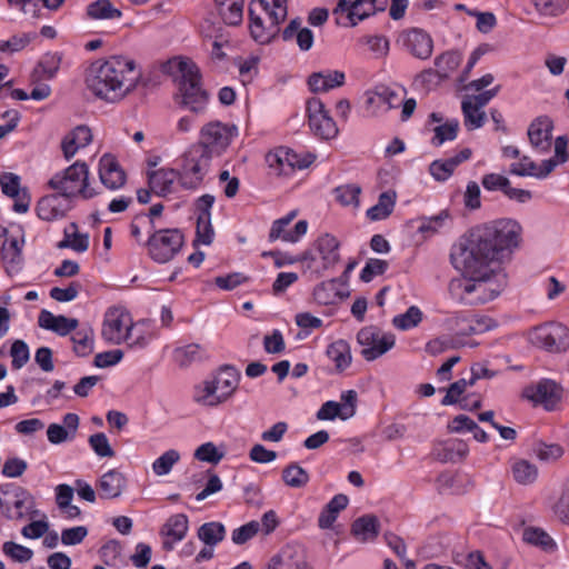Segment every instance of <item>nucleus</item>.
<instances>
[{
    "label": "nucleus",
    "instance_id": "nucleus-26",
    "mask_svg": "<svg viewBox=\"0 0 569 569\" xmlns=\"http://www.w3.org/2000/svg\"><path fill=\"white\" fill-rule=\"evenodd\" d=\"M345 79V73L338 70L313 72L308 78V84L312 92H327L333 88L343 86Z\"/></svg>",
    "mask_w": 569,
    "mask_h": 569
},
{
    "label": "nucleus",
    "instance_id": "nucleus-34",
    "mask_svg": "<svg viewBox=\"0 0 569 569\" xmlns=\"http://www.w3.org/2000/svg\"><path fill=\"white\" fill-rule=\"evenodd\" d=\"M313 298L319 305L328 306L341 300L343 295L338 290V281L332 279L318 284L313 290Z\"/></svg>",
    "mask_w": 569,
    "mask_h": 569
},
{
    "label": "nucleus",
    "instance_id": "nucleus-14",
    "mask_svg": "<svg viewBox=\"0 0 569 569\" xmlns=\"http://www.w3.org/2000/svg\"><path fill=\"white\" fill-rule=\"evenodd\" d=\"M399 41L415 58L427 60L433 51V40L428 32L419 28H411L401 32Z\"/></svg>",
    "mask_w": 569,
    "mask_h": 569
},
{
    "label": "nucleus",
    "instance_id": "nucleus-21",
    "mask_svg": "<svg viewBox=\"0 0 569 569\" xmlns=\"http://www.w3.org/2000/svg\"><path fill=\"white\" fill-rule=\"evenodd\" d=\"M189 528L188 517L183 513L171 516L161 529V535L166 537L163 541L164 550H172L176 542L181 541Z\"/></svg>",
    "mask_w": 569,
    "mask_h": 569
},
{
    "label": "nucleus",
    "instance_id": "nucleus-40",
    "mask_svg": "<svg viewBox=\"0 0 569 569\" xmlns=\"http://www.w3.org/2000/svg\"><path fill=\"white\" fill-rule=\"evenodd\" d=\"M87 14L92 19H118L121 11L110 0H97L87 7Z\"/></svg>",
    "mask_w": 569,
    "mask_h": 569
},
{
    "label": "nucleus",
    "instance_id": "nucleus-11",
    "mask_svg": "<svg viewBox=\"0 0 569 569\" xmlns=\"http://www.w3.org/2000/svg\"><path fill=\"white\" fill-rule=\"evenodd\" d=\"M357 341L362 347L361 356L367 361H373L389 351L396 343L392 333H382L376 326H368L359 330Z\"/></svg>",
    "mask_w": 569,
    "mask_h": 569
},
{
    "label": "nucleus",
    "instance_id": "nucleus-49",
    "mask_svg": "<svg viewBox=\"0 0 569 569\" xmlns=\"http://www.w3.org/2000/svg\"><path fill=\"white\" fill-rule=\"evenodd\" d=\"M266 161L270 169L274 171L278 176H289V167H287L288 163V156H287V148H279L273 152H269L266 156Z\"/></svg>",
    "mask_w": 569,
    "mask_h": 569
},
{
    "label": "nucleus",
    "instance_id": "nucleus-58",
    "mask_svg": "<svg viewBox=\"0 0 569 569\" xmlns=\"http://www.w3.org/2000/svg\"><path fill=\"white\" fill-rule=\"evenodd\" d=\"M10 355L12 357V367L14 369L22 368L30 358L28 345L23 340L13 341Z\"/></svg>",
    "mask_w": 569,
    "mask_h": 569
},
{
    "label": "nucleus",
    "instance_id": "nucleus-23",
    "mask_svg": "<svg viewBox=\"0 0 569 569\" xmlns=\"http://www.w3.org/2000/svg\"><path fill=\"white\" fill-rule=\"evenodd\" d=\"M469 148L462 149L458 154L446 160H435L429 166V172L437 181H446L455 169L471 157Z\"/></svg>",
    "mask_w": 569,
    "mask_h": 569
},
{
    "label": "nucleus",
    "instance_id": "nucleus-29",
    "mask_svg": "<svg viewBox=\"0 0 569 569\" xmlns=\"http://www.w3.org/2000/svg\"><path fill=\"white\" fill-rule=\"evenodd\" d=\"M239 378L240 373L236 368L224 366L211 382L213 386H217V390L220 391V395L223 396V400L226 401L234 392Z\"/></svg>",
    "mask_w": 569,
    "mask_h": 569
},
{
    "label": "nucleus",
    "instance_id": "nucleus-61",
    "mask_svg": "<svg viewBox=\"0 0 569 569\" xmlns=\"http://www.w3.org/2000/svg\"><path fill=\"white\" fill-rule=\"evenodd\" d=\"M0 186L2 192L10 198H19L20 192V178L19 176L4 172L0 177Z\"/></svg>",
    "mask_w": 569,
    "mask_h": 569
},
{
    "label": "nucleus",
    "instance_id": "nucleus-39",
    "mask_svg": "<svg viewBox=\"0 0 569 569\" xmlns=\"http://www.w3.org/2000/svg\"><path fill=\"white\" fill-rule=\"evenodd\" d=\"M93 330L91 328H81L71 337L73 351L79 357H87L93 351Z\"/></svg>",
    "mask_w": 569,
    "mask_h": 569
},
{
    "label": "nucleus",
    "instance_id": "nucleus-38",
    "mask_svg": "<svg viewBox=\"0 0 569 569\" xmlns=\"http://www.w3.org/2000/svg\"><path fill=\"white\" fill-rule=\"evenodd\" d=\"M224 526L221 522H206L198 529V538L209 547H213L223 540Z\"/></svg>",
    "mask_w": 569,
    "mask_h": 569
},
{
    "label": "nucleus",
    "instance_id": "nucleus-17",
    "mask_svg": "<svg viewBox=\"0 0 569 569\" xmlns=\"http://www.w3.org/2000/svg\"><path fill=\"white\" fill-rule=\"evenodd\" d=\"M526 397L552 410L561 398V388L555 381L542 380L535 388H528Z\"/></svg>",
    "mask_w": 569,
    "mask_h": 569
},
{
    "label": "nucleus",
    "instance_id": "nucleus-56",
    "mask_svg": "<svg viewBox=\"0 0 569 569\" xmlns=\"http://www.w3.org/2000/svg\"><path fill=\"white\" fill-rule=\"evenodd\" d=\"M468 387H471L468 383V379H459L451 383L448 389L447 393L441 400V405L443 406H450L456 405L461 401L460 397L466 391Z\"/></svg>",
    "mask_w": 569,
    "mask_h": 569
},
{
    "label": "nucleus",
    "instance_id": "nucleus-19",
    "mask_svg": "<svg viewBox=\"0 0 569 569\" xmlns=\"http://www.w3.org/2000/svg\"><path fill=\"white\" fill-rule=\"evenodd\" d=\"M552 121L548 117H539L528 128L531 146L539 152H546L551 147Z\"/></svg>",
    "mask_w": 569,
    "mask_h": 569
},
{
    "label": "nucleus",
    "instance_id": "nucleus-43",
    "mask_svg": "<svg viewBox=\"0 0 569 569\" xmlns=\"http://www.w3.org/2000/svg\"><path fill=\"white\" fill-rule=\"evenodd\" d=\"M535 9L545 17L562 14L569 7V0H530Z\"/></svg>",
    "mask_w": 569,
    "mask_h": 569
},
{
    "label": "nucleus",
    "instance_id": "nucleus-12",
    "mask_svg": "<svg viewBox=\"0 0 569 569\" xmlns=\"http://www.w3.org/2000/svg\"><path fill=\"white\" fill-rule=\"evenodd\" d=\"M132 325L130 313L126 309L121 307L110 308L104 315L102 337L110 343L120 345L129 340Z\"/></svg>",
    "mask_w": 569,
    "mask_h": 569
},
{
    "label": "nucleus",
    "instance_id": "nucleus-54",
    "mask_svg": "<svg viewBox=\"0 0 569 569\" xmlns=\"http://www.w3.org/2000/svg\"><path fill=\"white\" fill-rule=\"evenodd\" d=\"M89 445L92 450L102 458H112L114 451L111 448L107 436L103 432L93 433L89 437Z\"/></svg>",
    "mask_w": 569,
    "mask_h": 569
},
{
    "label": "nucleus",
    "instance_id": "nucleus-53",
    "mask_svg": "<svg viewBox=\"0 0 569 569\" xmlns=\"http://www.w3.org/2000/svg\"><path fill=\"white\" fill-rule=\"evenodd\" d=\"M193 456L199 461L217 465L223 459L224 453L220 452L214 443L206 442L196 449Z\"/></svg>",
    "mask_w": 569,
    "mask_h": 569
},
{
    "label": "nucleus",
    "instance_id": "nucleus-2",
    "mask_svg": "<svg viewBox=\"0 0 569 569\" xmlns=\"http://www.w3.org/2000/svg\"><path fill=\"white\" fill-rule=\"evenodd\" d=\"M139 76L133 60L114 56L92 62L86 73V83L97 98L114 103L136 88Z\"/></svg>",
    "mask_w": 569,
    "mask_h": 569
},
{
    "label": "nucleus",
    "instance_id": "nucleus-16",
    "mask_svg": "<svg viewBox=\"0 0 569 569\" xmlns=\"http://www.w3.org/2000/svg\"><path fill=\"white\" fill-rule=\"evenodd\" d=\"M99 178L104 187L117 190L126 183V172L114 156L103 154L99 160Z\"/></svg>",
    "mask_w": 569,
    "mask_h": 569
},
{
    "label": "nucleus",
    "instance_id": "nucleus-33",
    "mask_svg": "<svg viewBox=\"0 0 569 569\" xmlns=\"http://www.w3.org/2000/svg\"><path fill=\"white\" fill-rule=\"evenodd\" d=\"M281 477L283 482L293 489H301L306 487L310 480L308 471L297 462H291L286 466L282 470Z\"/></svg>",
    "mask_w": 569,
    "mask_h": 569
},
{
    "label": "nucleus",
    "instance_id": "nucleus-45",
    "mask_svg": "<svg viewBox=\"0 0 569 569\" xmlns=\"http://www.w3.org/2000/svg\"><path fill=\"white\" fill-rule=\"evenodd\" d=\"M459 130L458 120H449L443 124L437 126L433 129L435 136L431 140L433 146H441L446 141H452L457 138Z\"/></svg>",
    "mask_w": 569,
    "mask_h": 569
},
{
    "label": "nucleus",
    "instance_id": "nucleus-46",
    "mask_svg": "<svg viewBox=\"0 0 569 569\" xmlns=\"http://www.w3.org/2000/svg\"><path fill=\"white\" fill-rule=\"evenodd\" d=\"M335 194L337 201H339L342 206H359V196L361 193V188L358 184H345L339 186L335 189Z\"/></svg>",
    "mask_w": 569,
    "mask_h": 569
},
{
    "label": "nucleus",
    "instance_id": "nucleus-37",
    "mask_svg": "<svg viewBox=\"0 0 569 569\" xmlns=\"http://www.w3.org/2000/svg\"><path fill=\"white\" fill-rule=\"evenodd\" d=\"M461 109L465 117V127L471 131L483 126L486 113L472 100L463 99Z\"/></svg>",
    "mask_w": 569,
    "mask_h": 569
},
{
    "label": "nucleus",
    "instance_id": "nucleus-64",
    "mask_svg": "<svg viewBox=\"0 0 569 569\" xmlns=\"http://www.w3.org/2000/svg\"><path fill=\"white\" fill-rule=\"evenodd\" d=\"M448 217L449 216L447 211H441L436 216L429 218H421L418 231L420 233H435L443 224V221Z\"/></svg>",
    "mask_w": 569,
    "mask_h": 569
},
{
    "label": "nucleus",
    "instance_id": "nucleus-18",
    "mask_svg": "<svg viewBox=\"0 0 569 569\" xmlns=\"http://www.w3.org/2000/svg\"><path fill=\"white\" fill-rule=\"evenodd\" d=\"M69 200L60 193L42 197L37 203V216L44 221L61 219L69 211Z\"/></svg>",
    "mask_w": 569,
    "mask_h": 569
},
{
    "label": "nucleus",
    "instance_id": "nucleus-41",
    "mask_svg": "<svg viewBox=\"0 0 569 569\" xmlns=\"http://www.w3.org/2000/svg\"><path fill=\"white\" fill-rule=\"evenodd\" d=\"M522 540L543 550H549L555 547L552 538L542 529L536 527H527L522 531Z\"/></svg>",
    "mask_w": 569,
    "mask_h": 569
},
{
    "label": "nucleus",
    "instance_id": "nucleus-10",
    "mask_svg": "<svg viewBox=\"0 0 569 569\" xmlns=\"http://www.w3.org/2000/svg\"><path fill=\"white\" fill-rule=\"evenodd\" d=\"M530 341L549 352H561L569 348V329L560 322H547L535 327Z\"/></svg>",
    "mask_w": 569,
    "mask_h": 569
},
{
    "label": "nucleus",
    "instance_id": "nucleus-20",
    "mask_svg": "<svg viewBox=\"0 0 569 569\" xmlns=\"http://www.w3.org/2000/svg\"><path fill=\"white\" fill-rule=\"evenodd\" d=\"M179 182L177 169L160 168L148 171V183L152 192L159 197H166L173 192L174 182Z\"/></svg>",
    "mask_w": 569,
    "mask_h": 569
},
{
    "label": "nucleus",
    "instance_id": "nucleus-42",
    "mask_svg": "<svg viewBox=\"0 0 569 569\" xmlns=\"http://www.w3.org/2000/svg\"><path fill=\"white\" fill-rule=\"evenodd\" d=\"M422 318V311L417 306H411L405 313L396 316L392 319V325L399 330H409L417 327Z\"/></svg>",
    "mask_w": 569,
    "mask_h": 569
},
{
    "label": "nucleus",
    "instance_id": "nucleus-63",
    "mask_svg": "<svg viewBox=\"0 0 569 569\" xmlns=\"http://www.w3.org/2000/svg\"><path fill=\"white\" fill-rule=\"evenodd\" d=\"M244 0H233L222 12L223 21L229 26H239L243 18Z\"/></svg>",
    "mask_w": 569,
    "mask_h": 569
},
{
    "label": "nucleus",
    "instance_id": "nucleus-3",
    "mask_svg": "<svg viewBox=\"0 0 569 569\" xmlns=\"http://www.w3.org/2000/svg\"><path fill=\"white\" fill-rule=\"evenodd\" d=\"M463 279L451 286L462 290L460 300L465 305H483L497 298L506 287V274L492 268H481L475 274H463Z\"/></svg>",
    "mask_w": 569,
    "mask_h": 569
},
{
    "label": "nucleus",
    "instance_id": "nucleus-51",
    "mask_svg": "<svg viewBox=\"0 0 569 569\" xmlns=\"http://www.w3.org/2000/svg\"><path fill=\"white\" fill-rule=\"evenodd\" d=\"M174 360L180 367H188L193 361L201 359L200 346L190 343L184 347L174 349Z\"/></svg>",
    "mask_w": 569,
    "mask_h": 569
},
{
    "label": "nucleus",
    "instance_id": "nucleus-47",
    "mask_svg": "<svg viewBox=\"0 0 569 569\" xmlns=\"http://www.w3.org/2000/svg\"><path fill=\"white\" fill-rule=\"evenodd\" d=\"M2 552L12 561L19 563L28 562L33 557V551L30 548H27L13 541H6L2 545Z\"/></svg>",
    "mask_w": 569,
    "mask_h": 569
},
{
    "label": "nucleus",
    "instance_id": "nucleus-24",
    "mask_svg": "<svg viewBox=\"0 0 569 569\" xmlns=\"http://www.w3.org/2000/svg\"><path fill=\"white\" fill-rule=\"evenodd\" d=\"M92 140V133L87 126H78L68 133L61 142L63 156L70 160L80 148L87 147Z\"/></svg>",
    "mask_w": 569,
    "mask_h": 569
},
{
    "label": "nucleus",
    "instance_id": "nucleus-50",
    "mask_svg": "<svg viewBox=\"0 0 569 569\" xmlns=\"http://www.w3.org/2000/svg\"><path fill=\"white\" fill-rule=\"evenodd\" d=\"M179 459V452L174 449H170L154 460L152 463V470L157 476L168 475Z\"/></svg>",
    "mask_w": 569,
    "mask_h": 569
},
{
    "label": "nucleus",
    "instance_id": "nucleus-36",
    "mask_svg": "<svg viewBox=\"0 0 569 569\" xmlns=\"http://www.w3.org/2000/svg\"><path fill=\"white\" fill-rule=\"evenodd\" d=\"M462 56L459 51H446L435 59L436 71L439 78L446 79L460 64Z\"/></svg>",
    "mask_w": 569,
    "mask_h": 569
},
{
    "label": "nucleus",
    "instance_id": "nucleus-1",
    "mask_svg": "<svg viewBox=\"0 0 569 569\" xmlns=\"http://www.w3.org/2000/svg\"><path fill=\"white\" fill-rule=\"evenodd\" d=\"M521 232V226L513 219L477 226L456 247L451 261L463 274H475L509 256L519 246Z\"/></svg>",
    "mask_w": 569,
    "mask_h": 569
},
{
    "label": "nucleus",
    "instance_id": "nucleus-44",
    "mask_svg": "<svg viewBox=\"0 0 569 569\" xmlns=\"http://www.w3.org/2000/svg\"><path fill=\"white\" fill-rule=\"evenodd\" d=\"M513 478L518 483L530 485L538 477V469L527 460H519L512 466Z\"/></svg>",
    "mask_w": 569,
    "mask_h": 569
},
{
    "label": "nucleus",
    "instance_id": "nucleus-28",
    "mask_svg": "<svg viewBox=\"0 0 569 569\" xmlns=\"http://www.w3.org/2000/svg\"><path fill=\"white\" fill-rule=\"evenodd\" d=\"M379 520L375 515H363L351 525V533L359 541L373 540L379 535Z\"/></svg>",
    "mask_w": 569,
    "mask_h": 569
},
{
    "label": "nucleus",
    "instance_id": "nucleus-27",
    "mask_svg": "<svg viewBox=\"0 0 569 569\" xmlns=\"http://www.w3.org/2000/svg\"><path fill=\"white\" fill-rule=\"evenodd\" d=\"M126 477L118 470H109L99 481L100 497L103 499L118 498L126 488Z\"/></svg>",
    "mask_w": 569,
    "mask_h": 569
},
{
    "label": "nucleus",
    "instance_id": "nucleus-5",
    "mask_svg": "<svg viewBox=\"0 0 569 569\" xmlns=\"http://www.w3.org/2000/svg\"><path fill=\"white\" fill-rule=\"evenodd\" d=\"M88 167L84 162L77 161L64 171L56 173L48 182V186L58 190L59 193L69 200V198L81 194L84 199H90L97 194L88 184Z\"/></svg>",
    "mask_w": 569,
    "mask_h": 569
},
{
    "label": "nucleus",
    "instance_id": "nucleus-62",
    "mask_svg": "<svg viewBox=\"0 0 569 569\" xmlns=\"http://www.w3.org/2000/svg\"><path fill=\"white\" fill-rule=\"evenodd\" d=\"M61 56L59 53H47L38 63V68L47 79H52L60 68Z\"/></svg>",
    "mask_w": 569,
    "mask_h": 569
},
{
    "label": "nucleus",
    "instance_id": "nucleus-22",
    "mask_svg": "<svg viewBox=\"0 0 569 569\" xmlns=\"http://www.w3.org/2000/svg\"><path fill=\"white\" fill-rule=\"evenodd\" d=\"M361 7H363V0H339L333 10L337 23L353 27L366 19L367 12L360 11Z\"/></svg>",
    "mask_w": 569,
    "mask_h": 569
},
{
    "label": "nucleus",
    "instance_id": "nucleus-60",
    "mask_svg": "<svg viewBox=\"0 0 569 569\" xmlns=\"http://www.w3.org/2000/svg\"><path fill=\"white\" fill-rule=\"evenodd\" d=\"M260 525L257 521H250L232 532V541L236 545H243L251 538H253L259 531Z\"/></svg>",
    "mask_w": 569,
    "mask_h": 569
},
{
    "label": "nucleus",
    "instance_id": "nucleus-32",
    "mask_svg": "<svg viewBox=\"0 0 569 569\" xmlns=\"http://www.w3.org/2000/svg\"><path fill=\"white\" fill-rule=\"evenodd\" d=\"M397 193L388 190L380 193L378 202L367 210V217L371 221L383 220L388 218L395 208Z\"/></svg>",
    "mask_w": 569,
    "mask_h": 569
},
{
    "label": "nucleus",
    "instance_id": "nucleus-30",
    "mask_svg": "<svg viewBox=\"0 0 569 569\" xmlns=\"http://www.w3.org/2000/svg\"><path fill=\"white\" fill-rule=\"evenodd\" d=\"M1 257L6 264V269L9 273L18 272L21 269L23 257H22V246L19 240L16 238L10 239L6 243H3L1 249Z\"/></svg>",
    "mask_w": 569,
    "mask_h": 569
},
{
    "label": "nucleus",
    "instance_id": "nucleus-31",
    "mask_svg": "<svg viewBox=\"0 0 569 569\" xmlns=\"http://www.w3.org/2000/svg\"><path fill=\"white\" fill-rule=\"evenodd\" d=\"M326 355L335 363L336 370L339 372L346 370L352 360L349 343L341 339L330 343Z\"/></svg>",
    "mask_w": 569,
    "mask_h": 569
},
{
    "label": "nucleus",
    "instance_id": "nucleus-55",
    "mask_svg": "<svg viewBox=\"0 0 569 569\" xmlns=\"http://www.w3.org/2000/svg\"><path fill=\"white\" fill-rule=\"evenodd\" d=\"M81 288L80 282L72 281L67 288L53 287L50 290V297L58 302H69L77 298Z\"/></svg>",
    "mask_w": 569,
    "mask_h": 569
},
{
    "label": "nucleus",
    "instance_id": "nucleus-9",
    "mask_svg": "<svg viewBox=\"0 0 569 569\" xmlns=\"http://www.w3.org/2000/svg\"><path fill=\"white\" fill-rule=\"evenodd\" d=\"M183 242V234L178 229L157 230L147 242L149 256L158 263H166L181 250Z\"/></svg>",
    "mask_w": 569,
    "mask_h": 569
},
{
    "label": "nucleus",
    "instance_id": "nucleus-15",
    "mask_svg": "<svg viewBox=\"0 0 569 569\" xmlns=\"http://www.w3.org/2000/svg\"><path fill=\"white\" fill-rule=\"evenodd\" d=\"M13 501L0 497V509L11 520H21L34 507V498L24 488H12Z\"/></svg>",
    "mask_w": 569,
    "mask_h": 569
},
{
    "label": "nucleus",
    "instance_id": "nucleus-6",
    "mask_svg": "<svg viewBox=\"0 0 569 569\" xmlns=\"http://www.w3.org/2000/svg\"><path fill=\"white\" fill-rule=\"evenodd\" d=\"M211 160L202 148L191 146L182 156L180 169H177L180 187L186 190L198 189L210 169Z\"/></svg>",
    "mask_w": 569,
    "mask_h": 569
},
{
    "label": "nucleus",
    "instance_id": "nucleus-59",
    "mask_svg": "<svg viewBox=\"0 0 569 569\" xmlns=\"http://www.w3.org/2000/svg\"><path fill=\"white\" fill-rule=\"evenodd\" d=\"M288 163L290 174L296 170H302L308 168L316 159L315 154L306 153L298 154L295 151L287 148Z\"/></svg>",
    "mask_w": 569,
    "mask_h": 569
},
{
    "label": "nucleus",
    "instance_id": "nucleus-8",
    "mask_svg": "<svg viewBox=\"0 0 569 569\" xmlns=\"http://www.w3.org/2000/svg\"><path fill=\"white\" fill-rule=\"evenodd\" d=\"M236 133L234 126L229 127L219 121H212L202 127L199 141L192 146L202 148L203 153L212 159L226 151Z\"/></svg>",
    "mask_w": 569,
    "mask_h": 569
},
{
    "label": "nucleus",
    "instance_id": "nucleus-25",
    "mask_svg": "<svg viewBox=\"0 0 569 569\" xmlns=\"http://www.w3.org/2000/svg\"><path fill=\"white\" fill-rule=\"evenodd\" d=\"M315 247L320 254L323 269L332 268L339 262L340 243L332 234L325 233L320 236L315 242Z\"/></svg>",
    "mask_w": 569,
    "mask_h": 569
},
{
    "label": "nucleus",
    "instance_id": "nucleus-7",
    "mask_svg": "<svg viewBox=\"0 0 569 569\" xmlns=\"http://www.w3.org/2000/svg\"><path fill=\"white\" fill-rule=\"evenodd\" d=\"M259 4L268 13L270 24L263 26L262 19L249 24L251 37L259 43L270 42L279 32L278 26L287 18V0H259Z\"/></svg>",
    "mask_w": 569,
    "mask_h": 569
},
{
    "label": "nucleus",
    "instance_id": "nucleus-52",
    "mask_svg": "<svg viewBox=\"0 0 569 569\" xmlns=\"http://www.w3.org/2000/svg\"><path fill=\"white\" fill-rule=\"evenodd\" d=\"M214 231L211 224V217H198L197 218V231L193 244L201 242L209 246L213 241Z\"/></svg>",
    "mask_w": 569,
    "mask_h": 569
},
{
    "label": "nucleus",
    "instance_id": "nucleus-4",
    "mask_svg": "<svg viewBox=\"0 0 569 569\" xmlns=\"http://www.w3.org/2000/svg\"><path fill=\"white\" fill-rule=\"evenodd\" d=\"M177 71V102L196 114L203 113L209 102V93L202 87L200 69L191 59L179 58Z\"/></svg>",
    "mask_w": 569,
    "mask_h": 569
},
{
    "label": "nucleus",
    "instance_id": "nucleus-35",
    "mask_svg": "<svg viewBox=\"0 0 569 569\" xmlns=\"http://www.w3.org/2000/svg\"><path fill=\"white\" fill-rule=\"evenodd\" d=\"M217 392V386H213L211 381H204L202 386L194 388L193 400L202 406L216 407L224 402L223 396Z\"/></svg>",
    "mask_w": 569,
    "mask_h": 569
},
{
    "label": "nucleus",
    "instance_id": "nucleus-57",
    "mask_svg": "<svg viewBox=\"0 0 569 569\" xmlns=\"http://www.w3.org/2000/svg\"><path fill=\"white\" fill-rule=\"evenodd\" d=\"M388 262L381 259H369L361 270L360 279L363 282H370L373 277L383 274L388 269Z\"/></svg>",
    "mask_w": 569,
    "mask_h": 569
},
{
    "label": "nucleus",
    "instance_id": "nucleus-13",
    "mask_svg": "<svg viewBox=\"0 0 569 569\" xmlns=\"http://www.w3.org/2000/svg\"><path fill=\"white\" fill-rule=\"evenodd\" d=\"M307 113L309 127L317 137L329 140L338 134V127L320 99L311 98L307 101Z\"/></svg>",
    "mask_w": 569,
    "mask_h": 569
},
{
    "label": "nucleus",
    "instance_id": "nucleus-48",
    "mask_svg": "<svg viewBox=\"0 0 569 569\" xmlns=\"http://www.w3.org/2000/svg\"><path fill=\"white\" fill-rule=\"evenodd\" d=\"M462 346L457 337L446 336L430 340L426 345V351L431 356H438L449 349H456Z\"/></svg>",
    "mask_w": 569,
    "mask_h": 569
}]
</instances>
